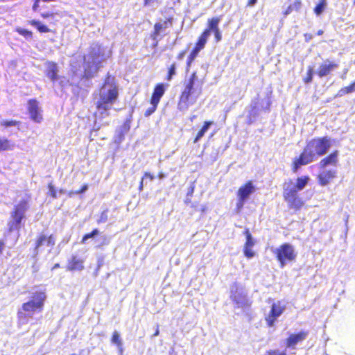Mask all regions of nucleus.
I'll use <instances>...</instances> for the list:
<instances>
[{
    "instance_id": "f257e3e1",
    "label": "nucleus",
    "mask_w": 355,
    "mask_h": 355,
    "mask_svg": "<svg viewBox=\"0 0 355 355\" xmlns=\"http://www.w3.org/2000/svg\"><path fill=\"white\" fill-rule=\"evenodd\" d=\"M331 144L332 140L327 137L310 140L300 157L294 159L293 164V171L296 172L302 166L306 165L313 162L318 157L324 155L331 147Z\"/></svg>"
},
{
    "instance_id": "f03ea898",
    "label": "nucleus",
    "mask_w": 355,
    "mask_h": 355,
    "mask_svg": "<svg viewBox=\"0 0 355 355\" xmlns=\"http://www.w3.org/2000/svg\"><path fill=\"white\" fill-rule=\"evenodd\" d=\"M202 94V85L199 83L196 72H193L188 80L180 98L178 107L180 111L184 112L196 103Z\"/></svg>"
},
{
    "instance_id": "7ed1b4c3",
    "label": "nucleus",
    "mask_w": 355,
    "mask_h": 355,
    "mask_svg": "<svg viewBox=\"0 0 355 355\" xmlns=\"http://www.w3.org/2000/svg\"><path fill=\"white\" fill-rule=\"evenodd\" d=\"M118 97V88L114 77L108 76L100 90V101L98 103V111H106L116 101Z\"/></svg>"
},
{
    "instance_id": "20e7f679",
    "label": "nucleus",
    "mask_w": 355,
    "mask_h": 355,
    "mask_svg": "<svg viewBox=\"0 0 355 355\" xmlns=\"http://www.w3.org/2000/svg\"><path fill=\"white\" fill-rule=\"evenodd\" d=\"M46 297L45 290L35 291L32 293L30 300L22 304V311L28 316L42 312L44 310Z\"/></svg>"
},
{
    "instance_id": "39448f33",
    "label": "nucleus",
    "mask_w": 355,
    "mask_h": 355,
    "mask_svg": "<svg viewBox=\"0 0 355 355\" xmlns=\"http://www.w3.org/2000/svg\"><path fill=\"white\" fill-rule=\"evenodd\" d=\"M28 209V200L26 199L21 200L11 212V221L9 224V230H19L21 228V222L25 218V212Z\"/></svg>"
},
{
    "instance_id": "423d86ee",
    "label": "nucleus",
    "mask_w": 355,
    "mask_h": 355,
    "mask_svg": "<svg viewBox=\"0 0 355 355\" xmlns=\"http://www.w3.org/2000/svg\"><path fill=\"white\" fill-rule=\"evenodd\" d=\"M272 251L279 262L281 268H284L288 263L294 261L297 257V252L294 247L289 243H284L278 248L272 249Z\"/></svg>"
},
{
    "instance_id": "0eeeda50",
    "label": "nucleus",
    "mask_w": 355,
    "mask_h": 355,
    "mask_svg": "<svg viewBox=\"0 0 355 355\" xmlns=\"http://www.w3.org/2000/svg\"><path fill=\"white\" fill-rule=\"evenodd\" d=\"M108 57V52L105 48L96 44L90 51V68L98 69L102 67L103 62Z\"/></svg>"
},
{
    "instance_id": "6e6552de",
    "label": "nucleus",
    "mask_w": 355,
    "mask_h": 355,
    "mask_svg": "<svg viewBox=\"0 0 355 355\" xmlns=\"http://www.w3.org/2000/svg\"><path fill=\"white\" fill-rule=\"evenodd\" d=\"M255 191V187L251 181L248 182L239 189L237 191L238 202L236 203L238 211L241 210L245 202Z\"/></svg>"
},
{
    "instance_id": "1a4fd4ad",
    "label": "nucleus",
    "mask_w": 355,
    "mask_h": 355,
    "mask_svg": "<svg viewBox=\"0 0 355 355\" xmlns=\"http://www.w3.org/2000/svg\"><path fill=\"white\" fill-rule=\"evenodd\" d=\"M283 196L285 201L291 209H300L303 205L304 202L295 192L294 187H284Z\"/></svg>"
},
{
    "instance_id": "9d476101",
    "label": "nucleus",
    "mask_w": 355,
    "mask_h": 355,
    "mask_svg": "<svg viewBox=\"0 0 355 355\" xmlns=\"http://www.w3.org/2000/svg\"><path fill=\"white\" fill-rule=\"evenodd\" d=\"M286 304L280 301L274 302L270 311L266 316V321L269 327H273L277 318L284 313Z\"/></svg>"
},
{
    "instance_id": "9b49d317",
    "label": "nucleus",
    "mask_w": 355,
    "mask_h": 355,
    "mask_svg": "<svg viewBox=\"0 0 355 355\" xmlns=\"http://www.w3.org/2000/svg\"><path fill=\"white\" fill-rule=\"evenodd\" d=\"M27 110L32 121L37 123H40L42 121V111L40 108L39 101L36 98H31L28 100Z\"/></svg>"
},
{
    "instance_id": "f8f14e48",
    "label": "nucleus",
    "mask_w": 355,
    "mask_h": 355,
    "mask_svg": "<svg viewBox=\"0 0 355 355\" xmlns=\"http://www.w3.org/2000/svg\"><path fill=\"white\" fill-rule=\"evenodd\" d=\"M231 298L238 307H244L248 305L246 292L242 287L237 285L232 286L231 288Z\"/></svg>"
},
{
    "instance_id": "ddd939ff",
    "label": "nucleus",
    "mask_w": 355,
    "mask_h": 355,
    "mask_svg": "<svg viewBox=\"0 0 355 355\" xmlns=\"http://www.w3.org/2000/svg\"><path fill=\"white\" fill-rule=\"evenodd\" d=\"M55 244V236L54 234H47L44 232L40 233L35 241V250H38L43 246L52 248Z\"/></svg>"
},
{
    "instance_id": "4468645a",
    "label": "nucleus",
    "mask_w": 355,
    "mask_h": 355,
    "mask_svg": "<svg viewBox=\"0 0 355 355\" xmlns=\"http://www.w3.org/2000/svg\"><path fill=\"white\" fill-rule=\"evenodd\" d=\"M245 235L246 236V242L244 245L243 252L248 259H251L254 257L255 254L254 252L252 250L255 241L250 233L249 230H245Z\"/></svg>"
},
{
    "instance_id": "2eb2a0df",
    "label": "nucleus",
    "mask_w": 355,
    "mask_h": 355,
    "mask_svg": "<svg viewBox=\"0 0 355 355\" xmlns=\"http://www.w3.org/2000/svg\"><path fill=\"white\" fill-rule=\"evenodd\" d=\"M337 67L336 63L327 60L319 67L318 74L320 77L326 76Z\"/></svg>"
},
{
    "instance_id": "dca6fc26",
    "label": "nucleus",
    "mask_w": 355,
    "mask_h": 355,
    "mask_svg": "<svg viewBox=\"0 0 355 355\" xmlns=\"http://www.w3.org/2000/svg\"><path fill=\"white\" fill-rule=\"evenodd\" d=\"M84 261L76 256H72L68 260L67 269L70 271L80 270L83 268Z\"/></svg>"
},
{
    "instance_id": "f3484780",
    "label": "nucleus",
    "mask_w": 355,
    "mask_h": 355,
    "mask_svg": "<svg viewBox=\"0 0 355 355\" xmlns=\"http://www.w3.org/2000/svg\"><path fill=\"white\" fill-rule=\"evenodd\" d=\"M309 180V178L308 177L298 178L295 184L290 181L288 182H286L284 187H291L293 186L294 187L295 192L297 193V191L302 190L306 187Z\"/></svg>"
},
{
    "instance_id": "a211bd4d",
    "label": "nucleus",
    "mask_w": 355,
    "mask_h": 355,
    "mask_svg": "<svg viewBox=\"0 0 355 355\" xmlns=\"http://www.w3.org/2000/svg\"><path fill=\"white\" fill-rule=\"evenodd\" d=\"M306 337V334L300 332L297 334H292L286 340L287 347H294L298 343L304 340Z\"/></svg>"
},
{
    "instance_id": "6ab92c4d",
    "label": "nucleus",
    "mask_w": 355,
    "mask_h": 355,
    "mask_svg": "<svg viewBox=\"0 0 355 355\" xmlns=\"http://www.w3.org/2000/svg\"><path fill=\"white\" fill-rule=\"evenodd\" d=\"M46 75L49 77L52 81H55L58 79V64L54 62H47L46 63Z\"/></svg>"
},
{
    "instance_id": "aec40b11",
    "label": "nucleus",
    "mask_w": 355,
    "mask_h": 355,
    "mask_svg": "<svg viewBox=\"0 0 355 355\" xmlns=\"http://www.w3.org/2000/svg\"><path fill=\"white\" fill-rule=\"evenodd\" d=\"M28 24L35 27L37 31L40 33H50L51 29L41 21L38 19H31L28 21Z\"/></svg>"
},
{
    "instance_id": "412c9836",
    "label": "nucleus",
    "mask_w": 355,
    "mask_h": 355,
    "mask_svg": "<svg viewBox=\"0 0 355 355\" xmlns=\"http://www.w3.org/2000/svg\"><path fill=\"white\" fill-rule=\"evenodd\" d=\"M221 21L220 17H213L208 21V28L205 31H208L209 35H210L211 32H216L219 30L218 24Z\"/></svg>"
},
{
    "instance_id": "4be33fe9",
    "label": "nucleus",
    "mask_w": 355,
    "mask_h": 355,
    "mask_svg": "<svg viewBox=\"0 0 355 355\" xmlns=\"http://www.w3.org/2000/svg\"><path fill=\"white\" fill-rule=\"evenodd\" d=\"M164 94V85L160 84L156 86L155 88L154 92L153 94V96L151 98V101L154 102L155 103H159L161 97Z\"/></svg>"
},
{
    "instance_id": "5701e85b",
    "label": "nucleus",
    "mask_w": 355,
    "mask_h": 355,
    "mask_svg": "<svg viewBox=\"0 0 355 355\" xmlns=\"http://www.w3.org/2000/svg\"><path fill=\"white\" fill-rule=\"evenodd\" d=\"M15 148V144L6 137H0V152L12 150Z\"/></svg>"
},
{
    "instance_id": "b1692460",
    "label": "nucleus",
    "mask_w": 355,
    "mask_h": 355,
    "mask_svg": "<svg viewBox=\"0 0 355 355\" xmlns=\"http://www.w3.org/2000/svg\"><path fill=\"white\" fill-rule=\"evenodd\" d=\"M338 153L334 152L331 153L329 157L323 159L320 161V165L324 168L329 164L335 165L337 162Z\"/></svg>"
},
{
    "instance_id": "393cba45",
    "label": "nucleus",
    "mask_w": 355,
    "mask_h": 355,
    "mask_svg": "<svg viewBox=\"0 0 355 355\" xmlns=\"http://www.w3.org/2000/svg\"><path fill=\"white\" fill-rule=\"evenodd\" d=\"M335 175L334 171H323L319 175L320 182L322 185H326L329 183V180Z\"/></svg>"
},
{
    "instance_id": "a878e982",
    "label": "nucleus",
    "mask_w": 355,
    "mask_h": 355,
    "mask_svg": "<svg viewBox=\"0 0 355 355\" xmlns=\"http://www.w3.org/2000/svg\"><path fill=\"white\" fill-rule=\"evenodd\" d=\"M213 124V121H205L204 125L201 128V130L198 132L197 136L194 140V142L196 143L205 134V132L208 130L210 125Z\"/></svg>"
},
{
    "instance_id": "bb28decb",
    "label": "nucleus",
    "mask_w": 355,
    "mask_h": 355,
    "mask_svg": "<svg viewBox=\"0 0 355 355\" xmlns=\"http://www.w3.org/2000/svg\"><path fill=\"white\" fill-rule=\"evenodd\" d=\"M209 36L210 35H209L208 31H204L203 33L201 35V36L199 38V40L197 43L196 49H197L199 51L202 49Z\"/></svg>"
},
{
    "instance_id": "cd10ccee",
    "label": "nucleus",
    "mask_w": 355,
    "mask_h": 355,
    "mask_svg": "<svg viewBox=\"0 0 355 355\" xmlns=\"http://www.w3.org/2000/svg\"><path fill=\"white\" fill-rule=\"evenodd\" d=\"M354 92H355V81L353 83H352L350 85L341 88L339 90L337 96H343L345 94H349V93H352Z\"/></svg>"
},
{
    "instance_id": "c85d7f7f",
    "label": "nucleus",
    "mask_w": 355,
    "mask_h": 355,
    "mask_svg": "<svg viewBox=\"0 0 355 355\" xmlns=\"http://www.w3.org/2000/svg\"><path fill=\"white\" fill-rule=\"evenodd\" d=\"M112 343L116 345L120 352H122V341L117 331H114L113 333Z\"/></svg>"
},
{
    "instance_id": "c756f323",
    "label": "nucleus",
    "mask_w": 355,
    "mask_h": 355,
    "mask_svg": "<svg viewBox=\"0 0 355 355\" xmlns=\"http://www.w3.org/2000/svg\"><path fill=\"white\" fill-rule=\"evenodd\" d=\"M15 31L19 35L23 36L26 39H31L33 37V33L31 31L21 27L16 28Z\"/></svg>"
},
{
    "instance_id": "7c9ffc66",
    "label": "nucleus",
    "mask_w": 355,
    "mask_h": 355,
    "mask_svg": "<svg viewBox=\"0 0 355 355\" xmlns=\"http://www.w3.org/2000/svg\"><path fill=\"white\" fill-rule=\"evenodd\" d=\"M327 6L326 0H322L315 8L314 12L317 15H320L325 9Z\"/></svg>"
},
{
    "instance_id": "2f4dec72",
    "label": "nucleus",
    "mask_w": 355,
    "mask_h": 355,
    "mask_svg": "<svg viewBox=\"0 0 355 355\" xmlns=\"http://www.w3.org/2000/svg\"><path fill=\"white\" fill-rule=\"evenodd\" d=\"M20 123V121L16 120H3L1 121V125L6 128L8 127L16 126Z\"/></svg>"
},
{
    "instance_id": "473e14b6",
    "label": "nucleus",
    "mask_w": 355,
    "mask_h": 355,
    "mask_svg": "<svg viewBox=\"0 0 355 355\" xmlns=\"http://www.w3.org/2000/svg\"><path fill=\"white\" fill-rule=\"evenodd\" d=\"M47 188L49 189L48 196L53 199L57 198V191L52 182L48 183Z\"/></svg>"
},
{
    "instance_id": "72a5a7b5",
    "label": "nucleus",
    "mask_w": 355,
    "mask_h": 355,
    "mask_svg": "<svg viewBox=\"0 0 355 355\" xmlns=\"http://www.w3.org/2000/svg\"><path fill=\"white\" fill-rule=\"evenodd\" d=\"M199 51H200L199 50H198L197 49L195 48L192 51V52L190 53V55L188 58V61H187V69L190 67L191 63L195 59V58L196 57V55H198Z\"/></svg>"
},
{
    "instance_id": "f704fd0d",
    "label": "nucleus",
    "mask_w": 355,
    "mask_h": 355,
    "mask_svg": "<svg viewBox=\"0 0 355 355\" xmlns=\"http://www.w3.org/2000/svg\"><path fill=\"white\" fill-rule=\"evenodd\" d=\"M157 105V103L150 101V106L146 110L145 116H148L152 114L156 110Z\"/></svg>"
},
{
    "instance_id": "c9c22d12",
    "label": "nucleus",
    "mask_w": 355,
    "mask_h": 355,
    "mask_svg": "<svg viewBox=\"0 0 355 355\" xmlns=\"http://www.w3.org/2000/svg\"><path fill=\"white\" fill-rule=\"evenodd\" d=\"M107 220V211H103L100 216L97 218L98 223H105Z\"/></svg>"
},
{
    "instance_id": "e433bc0d",
    "label": "nucleus",
    "mask_w": 355,
    "mask_h": 355,
    "mask_svg": "<svg viewBox=\"0 0 355 355\" xmlns=\"http://www.w3.org/2000/svg\"><path fill=\"white\" fill-rule=\"evenodd\" d=\"M312 78H313V68L310 67L308 69L307 76L305 78L304 82L306 83H309L312 81Z\"/></svg>"
},
{
    "instance_id": "4c0bfd02",
    "label": "nucleus",
    "mask_w": 355,
    "mask_h": 355,
    "mask_svg": "<svg viewBox=\"0 0 355 355\" xmlns=\"http://www.w3.org/2000/svg\"><path fill=\"white\" fill-rule=\"evenodd\" d=\"M87 189V185L84 184L83 186H82L81 189L79 190L71 191L69 192V196L82 193L85 192Z\"/></svg>"
},
{
    "instance_id": "58836bf2",
    "label": "nucleus",
    "mask_w": 355,
    "mask_h": 355,
    "mask_svg": "<svg viewBox=\"0 0 355 355\" xmlns=\"http://www.w3.org/2000/svg\"><path fill=\"white\" fill-rule=\"evenodd\" d=\"M175 69H176V66H175V64L173 63L171 67L169 68V71H168V80H171L173 76L175 74Z\"/></svg>"
},
{
    "instance_id": "ea45409f",
    "label": "nucleus",
    "mask_w": 355,
    "mask_h": 355,
    "mask_svg": "<svg viewBox=\"0 0 355 355\" xmlns=\"http://www.w3.org/2000/svg\"><path fill=\"white\" fill-rule=\"evenodd\" d=\"M55 15V13L51 12H42L40 16L43 19H49V18H53Z\"/></svg>"
},
{
    "instance_id": "a19ab883",
    "label": "nucleus",
    "mask_w": 355,
    "mask_h": 355,
    "mask_svg": "<svg viewBox=\"0 0 355 355\" xmlns=\"http://www.w3.org/2000/svg\"><path fill=\"white\" fill-rule=\"evenodd\" d=\"M163 28V24H156L155 25V35H157L159 34L161 30Z\"/></svg>"
},
{
    "instance_id": "79ce46f5",
    "label": "nucleus",
    "mask_w": 355,
    "mask_h": 355,
    "mask_svg": "<svg viewBox=\"0 0 355 355\" xmlns=\"http://www.w3.org/2000/svg\"><path fill=\"white\" fill-rule=\"evenodd\" d=\"M98 239L99 242L96 241H94L96 246H99L100 245L105 243L106 241V238L103 235H101Z\"/></svg>"
},
{
    "instance_id": "37998d69",
    "label": "nucleus",
    "mask_w": 355,
    "mask_h": 355,
    "mask_svg": "<svg viewBox=\"0 0 355 355\" xmlns=\"http://www.w3.org/2000/svg\"><path fill=\"white\" fill-rule=\"evenodd\" d=\"M215 38L217 42H220L222 39V35L220 30L214 32Z\"/></svg>"
},
{
    "instance_id": "c03bdc74",
    "label": "nucleus",
    "mask_w": 355,
    "mask_h": 355,
    "mask_svg": "<svg viewBox=\"0 0 355 355\" xmlns=\"http://www.w3.org/2000/svg\"><path fill=\"white\" fill-rule=\"evenodd\" d=\"M268 355H286V352H280L279 351H272L268 352Z\"/></svg>"
},
{
    "instance_id": "a18cd8bd",
    "label": "nucleus",
    "mask_w": 355,
    "mask_h": 355,
    "mask_svg": "<svg viewBox=\"0 0 355 355\" xmlns=\"http://www.w3.org/2000/svg\"><path fill=\"white\" fill-rule=\"evenodd\" d=\"M157 0H144V6H152L153 3L155 1H157Z\"/></svg>"
},
{
    "instance_id": "49530a36",
    "label": "nucleus",
    "mask_w": 355,
    "mask_h": 355,
    "mask_svg": "<svg viewBox=\"0 0 355 355\" xmlns=\"http://www.w3.org/2000/svg\"><path fill=\"white\" fill-rule=\"evenodd\" d=\"M143 178H148V179H149L150 181L153 180L154 179V176L148 172H146Z\"/></svg>"
},
{
    "instance_id": "de8ad7c7",
    "label": "nucleus",
    "mask_w": 355,
    "mask_h": 355,
    "mask_svg": "<svg viewBox=\"0 0 355 355\" xmlns=\"http://www.w3.org/2000/svg\"><path fill=\"white\" fill-rule=\"evenodd\" d=\"M98 234V231L97 230H94L92 231V233H90L89 237L90 239H92L94 240V237Z\"/></svg>"
},
{
    "instance_id": "09e8293b",
    "label": "nucleus",
    "mask_w": 355,
    "mask_h": 355,
    "mask_svg": "<svg viewBox=\"0 0 355 355\" xmlns=\"http://www.w3.org/2000/svg\"><path fill=\"white\" fill-rule=\"evenodd\" d=\"M5 243L3 241L0 240V254L3 252V250L4 249Z\"/></svg>"
},
{
    "instance_id": "8fccbe9b",
    "label": "nucleus",
    "mask_w": 355,
    "mask_h": 355,
    "mask_svg": "<svg viewBox=\"0 0 355 355\" xmlns=\"http://www.w3.org/2000/svg\"><path fill=\"white\" fill-rule=\"evenodd\" d=\"M144 178H142L141 180V182H140V184H139V191H142L143 190V188H144Z\"/></svg>"
},
{
    "instance_id": "3c124183",
    "label": "nucleus",
    "mask_w": 355,
    "mask_h": 355,
    "mask_svg": "<svg viewBox=\"0 0 355 355\" xmlns=\"http://www.w3.org/2000/svg\"><path fill=\"white\" fill-rule=\"evenodd\" d=\"M123 128V131L125 132H128L129 128H130L129 124L128 123H125Z\"/></svg>"
},
{
    "instance_id": "603ef678",
    "label": "nucleus",
    "mask_w": 355,
    "mask_h": 355,
    "mask_svg": "<svg viewBox=\"0 0 355 355\" xmlns=\"http://www.w3.org/2000/svg\"><path fill=\"white\" fill-rule=\"evenodd\" d=\"M185 53H186V52H185V51H182V52H181V53L178 55V58L179 60H182V59L184 57Z\"/></svg>"
},
{
    "instance_id": "864d4df0",
    "label": "nucleus",
    "mask_w": 355,
    "mask_h": 355,
    "mask_svg": "<svg viewBox=\"0 0 355 355\" xmlns=\"http://www.w3.org/2000/svg\"><path fill=\"white\" fill-rule=\"evenodd\" d=\"M257 0H250L248 2V6H252L257 3Z\"/></svg>"
},
{
    "instance_id": "5fc2aeb1",
    "label": "nucleus",
    "mask_w": 355,
    "mask_h": 355,
    "mask_svg": "<svg viewBox=\"0 0 355 355\" xmlns=\"http://www.w3.org/2000/svg\"><path fill=\"white\" fill-rule=\"evenodd\" d=\"M87 239H89V234H85V236H83V238L82 241L84 243V242H85V241H86Z\"/></svg>"
},
{
    "instance_id": "6e6d98bb",
    "label": "nucleus",
    "mask_w": 355,
    "mask_h": 355,
    "mask_svg": "<svg viewBox=\"0 0 355 355\" xmlns=\"http://www.w3.org/2000/svg\"><path fill=\"white\" fill-rule=\"evenodd\" d=\"M60 264H59V263H55V264L53 266L52 270H54V269L58 268H60Z\"/></svg>"
},
{
    "instance_id": "4d7b16f0",
    "label": "nucleus",
    "mask_w": 355,
    "mask_h": 355,
    "mask_svg": "<svg viewBox=\"0 0 355 355\" xmlns=\"http://www.w3.org/2000/svg\"><path fill=\"white\" fill-rule=\"evenodd\" d=\"M164 178H165V175L163 173H159V179H163Z\"/></svg>"
},
{
    "instance_id": "13d9d810",
    "label": "nucleus",
    "mask_w": 355,
    "mask_h": 355,
    "mask_svg": "<svg viewBox=\"0 0 355 355\" xmlns=\"http://www.w3.org/2000/svg\"><path fill=\"white\" fill-rule=\"evenodd\" d=\"M159 331L158 328L156 329L155 334H153V336H157L159 335Z\"/></svg>"
},
{
    "instance_id": "bf43d9fd",
    "label": "nucleus",
    "mask_w": 355,
    "mask_h": 355,
    "mask_svg": "<svg viewBox=\"0 0 355 355\" xmlns=\"http://www.w3.org/2000/svg\"><path fill=\"white\" fill-rule=\"evenodd\" d=\"M322 33H323V31H318V35H321V34H322Z\"/></svg>"
},
{
    "instance_id": "052dcab7",
    "label": "nucleus",
    "mask_w": 355,
    "mask_h": 355,
    "mask_svg": "<svg viewBox=\"0 0 355 355\" xmlns=\"http://www.w3.org/2000/svg\"><path fill=\"white\" fill-rule=\"evenodd\" d=\"M169 355H175V354L173 353H170Z\"/></svg>"
},
{
    "instance_id": "680f3d73",
    "label": "nucleus",
    "mask_w": 355,
    "mask_h": 355,
    "mask_svg": "<svg viewBox=\"0 0 355 355\" xmlns=\"http://www.w3.org/2000/svg\"><path fill=\"white\" fill-rule=\"evenodd\" d=\"M354 4H355V0H354Z\"/></svg>"
}]
</instances>
